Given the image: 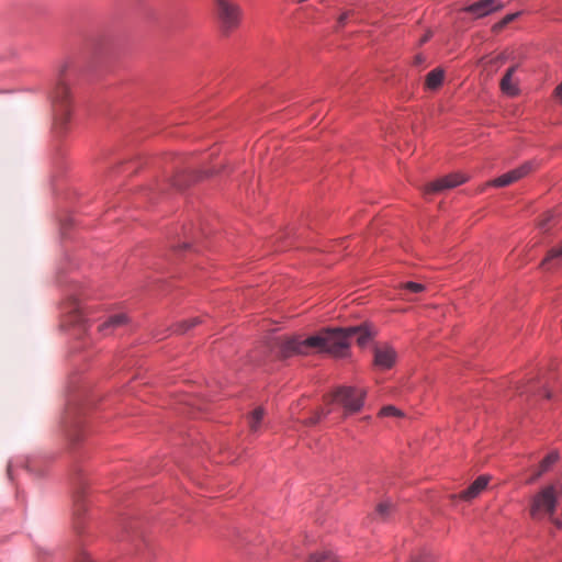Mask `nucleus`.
<instances>
[{"instance_id":"obj_31","label":"nucleus","mask_w":562,"mask_h":562,"mask_svg":"<svg viewBox=\"0 0 562 562\" xmlns=\"http://www.w3.org/2000/svg\"><path fill=\"white\" fill-rule=\"evenodd\" d=\"M554 217H555V214L553 212H551V211L547 212L543 215V218L539 223L540 229H542L544 232L548 231L549 224L554 220Z\"/></svg>"},{"instance_id":"obj_33","label":"nucleus","mask_w":562,"mask_h":562,"mask_svg":"<svg viewBox=\"0 0 562 562\" xmlns=\"http://www.w3.org/2000/svg\"><path fill=\"white\" fill-rule=\"evenodd\" d=\"M380 414L382 416H401L402 413L393 405H387V406H384L381 411H380Z\"/></svg>"},{"instance_id":"obj_22","label":"nucleus","mask_w":562,"mask_h":562,"mask_svg":"<svg viewBox=\"0 0 562 562\" xmlns=\"http://www.w3.org/2000/svg\"><path fill=\"white\" fill-rule=\"evenodd\" d=\"M394 509L395 507L391 501L381 502L376 506L375 517L384 521L392 515Z\"/></svg>"},{"instance_id":"obj_37","label":"nucleus","mask_w":562,"mask_h":562,"mask_svg":"<svg viewBox=\"0 0 562 562\" xmlns=\"http://www.w3.org/2000/svg\"><path fill=\"white\" fill-rule=\"evenodd\" d=\"M411 562H429V558L427 555H423V557L413 559Z\"/></svg>"},{"instance_id":"obj_26","label":"nucleus","mask_w":562,"mask_h":562,"mask_svg":"<svg viewBox=\"0 0 562 562\" xmlns=\"http://www.w3.org/2000/svg\"><path fill=\"white\" fill-rule=\"evenodd\" d=\"M308 562H338V559L330 550H324L311 554Z\"/></svg>"},{"instance_id":"obj_39","label":"nucleus","mask_w":562,"mask_h":562,"mask_svg":"<svg viewBox=\"0 0 562 562\" xmlns=\"http://www.w3.org/2000/svg\"><path fill=\"white\" fill-rule=\"evenodd\" d=\"M7 471H8V476L10 477V480H12V464L11 463L8 464Z\"/></svg>"},{"instance_id":"obj_5","label":"nucleus","mask_w":562,"mask_h":562,"mask_svg":"<svg viewBox=\"0 0 562 562\" xmlns=\"http://www.w3.org/2000/svg\"><path fill=\"white\" fill-rule=\"evenodd\" d=\"M88 67L105 68L111 67L115 60L110 43L105 38H93L89 42L83 56Z\"/></svg>"},{"instance_id":"obj_36","label":"nucleus","mask_w":562,"mask_h":562,"mask_svg":"<svg viewBox=\"0 0 562 562\" xmlns=\"http://www.w3.org/2000/svg\"><path fill=\"white\" fill-rule=\"evenodd\" d=\"M172 247L178 249V250H184V249H188L190 247V245L184 241V243L179 244V245H173Z\"/></svg>"},{"instance_id":"obj_32","label":"nucleus","mask_w":562,"mask_h":562,"mask_svg":"<svg viewBox=\"0 0 562 562\" xmlns=\"http://www.w3.org/2000/svg\"><path fill=\"white\" fill-rule=\"evenodd\" d=\"M74 225V218L71 216H67L60 222V232L63 236H67L68 231Z\"/></svg>"},{"instance_id":"obj_1","label":"nucleus","mask_w":562,"mask_h":562,"mask_svg":"<svg viewBox=\"0 0 562 562\" xmlns=\"http://www.w3.org/2000/svg\"><path fill=\"white\" fill-rule=\"evenodd\" d=\"M372 338V333L364 325L350 327H327L314 336L301 339L293 336L278 344V353L286 359L294 355H307L310 349H317L334 356H341L356 339L360 347H364Z\"/></svg>"},{"instance_id":"obj_17","label":"nucleus","mask_w":562,"mask_h":562,"mask_svg":"<svg viewBox=\"0 0 562 562\" xmlns=\"http://www.w3.org/2000/svg\"><path fill=\"white\" fill-rule=\"evenodd\" d=\"M126 323L127 316L125 314H114L109 316L102 324H100L98 329L102 335H109L113 329L122 327Z\"/></svg>"},{"instance_id":"obj_38","label":"nucleus","mask_w":562,"mask_h":562,"mask_svg":"<svg viewBox=\"0 0 562 562\" xmlns=\"http://www.w3.org/2000/svg\"><path fill=\"white\" fill-rule=\"evenodd\" d=\"M431 37V32H427L422 38H420V44H424L426 43L429 38Z\"/></svg>"},{"instance_id":"obj_24","label":"nucleus","mask_w":562,"mask_h":562,"mask_svg":"<svg viewBox=\"0 0 562 562\" xmlns=\"http://www.w3.org/2000/svg\"><path fill=\"white\" fill-rule=\"evenodd\" d=\"M201 323L200 317H192L188 321H182L173 325L172 330L177 334H186L189 331L192 327L196 326Z\"/></svg>"},{"instance_id":"obj_2","label":"nucleus","mask_w":562,"mask_h":562,"mask_svg":"<svg viewBox=\"0 0 562 562\" xmlns=\"http://www.w3.org/2000/svg\"><path fill=\"white\" fill-rule=\"evenodd\" d=\"M92 405V400L86 392L75 395L68 404L63 419L65 435L71 446H77L86 436V414Z\"/></svg>"},{"instance_id":"obj_10","label":"nucleus","mask_w":562,"mask_h":562,"mask_svg":"<svg viewBox=\"0 0 562 562\" xmlns=\"http://www.w3.org/2000/svg\"><path fill=\"white\" fill-rule=\"evenodd\" d=\"M465 182V178L459 173L448 175L440 179L430 182L425 190V193H439L447 189L456 188Z\"/></svg>"},{"instance_id":"obj_23","label":"nucleus","mask_w":562,"mask_h":562,"mask_svg":"<svg viewBox=\"0 0 562 562\" xmlns=\"http://www.w3.org/2000/svg\"><path fill=\"white\" fill-rule=\"evenodd\" d=\"M445 80V72H428L425 86L429 90L438 89Z\"/></svg>"},{"instance_id":"obj_20","label":"nucleus","mask_w":562,"mask_h":562,"mask_svg":"<svg viewBox=\"0 0 562 562\" xmlns=\"http://www.w3.org/2000/svg\"><path fill=\"white\" fill-rule=\"evenodd\" d=\"M513 72H505V76L501 80V89L503 93L508 97H515L518 94L519 89L512 78Z\"/></svg>"},{"instance_id":"obj_16","label":"nucleus","mask_w":562,"mask_h":562,"mask_svg":"<svg viewBox=\"0 0 562 562\" xmlns=\"http://www.w3.org/2000/svg\"><path fill=\"white\" fill-rule=\"evenodd\" d=\"M490 477L480 475L468 488L461 492L460 497L463 501H471L475 498L488 484Z\"/></svg>"},{"instance_id":"obj_25","label":"nucleus","mask_w":562,"mask_h":562,"mask_svg":"<svg viewBox=\"0 0 562 562\" xmlns=\"http://www.w3.org/2000/svg\"><path fill=\"white\" fill-rule=\"evenodd\" d=\"M263 416H265V411L262 407H257L256 409L252 411V413L249 416V420H248L250 430L252 432H256L259 429L261 422L263 419Z\"/></svg>"},{"instance_id":"obj_14","label":"nucleus","mask_w":562,"mask_h":562,"mask_svg":"<svg viewBox=\"0 0 562 562\" xmlns=\"http://www.w3.org/2000/svg\"><path fill=\"white\" fill-rule=\"evenodd\" d=\"M516 391L519 395L542 396L548 400L551 398V392L544 385H540L538 382L535 381L517 384Z\"/></svg>"},{"instance_id":"obj_30","label":"nucleus","mask_w":562,"mask_h":562,"mask_svg":"<svg viewBox=\"0 0 562 562\" xmlns=\"http://www.w3.org/2000/svg\"><path fill=\"white\" fill-rule=\"evenodd\" d=\"M403 289L411 293H419V292L424 291L425 286L422 283L408 281L403 284Z\"/></svg>"},{"instance_id":"obj_12","label":"nucleus","mask_w":562,"mask_h":562,"mask_svg":"<svg viewBox=\"0 0 562 562\" xmlns=\"http://www.w3.org/2000/svg\"><path fill=\"white\" fill-rule=\"evenodd\" d=\"M503 8L499 0H480L463 9V11L472 14L474 18H483Z\"/></svg>"},{"instance_id":"obj_28","label":"nucleus","mask_w":562,"mask_h":562,"mask_svg":"<svg viewBox=\"0 0 562 562\" xmlns=\"http://www.w3.org/2000/svg\"><path fill=\"white\" fill-rule=\"evenodd\" d=\"M520 14V12H516V13H510V14H507L505 15L499 22H497L495 25H494V31L498 32L501 31L502 29H504L507 24H509L510 22H513L518 15Z\"/></svg>"},{"instance_id":"obj_11","label":"nucleus","mask_w":562,"mask_h":562,"mask_svg":"<svg viewBox=\"0 0 562 562\" xmlns=\"http://www.w3.org/2000/svg\"><path fill=\"white\" fill-rule=\"evenodd\" d=\"M531 170H532V162H530V161L525 162L520 167L515 168V169L495 178L492 181V184L494 187H498V188L509 186L513 182L527 176Z\"/></svg>"},{"instance_id":"obj_21","label":"nucleus","mask_w":562,"mask_h":562,"mask_svg":"<svg viewBox=\"0 0 562 562\" xmlns=\"http://www.w3.org/2000/svg\"><path fill=\"white\" fill-rule=\"evenodd\" d=\"M199 178H200V176L192 173V172L177 175L176 177H173L171 184L175 188H177L178 190H183L184 188L190 186V183L198 180Z\"/></svg>"},{"instance_id":"obj_9","label":"nucleus","mask_w":562,"mask_h":562,"mask_svg":"<svg viewBox=\"0 0 562 562\" xmlns=\"http://www.w3.org/2000/svg\"><path fill=\"white\" fill-rule=\"evenodd\" d=\"M120 540L127 541L136 554L145 557L146 551L150 554L148 541L135 521H127L125 519L122 521V536Z\"/></svg>"},{"instance_id":"obj_34","label":"nucleus","mask_w":562,"mask_h":562,"mask_svg":"<svg viewBox=\"0 0 562 562\" xmlns=\"http://www.w3.org/2000/svg\"><path fill=\"white\" fill-rule=\"evenodd\" d=\"M351 11H347V12H344L339 18H338V26H344L347 22V19L351 15Z\"/></svg>"},{"instance_id":"obj_35","label":"nucleus","mask_w":562,"mask_h":562,"mask_svg":"<svg viewBox=\"0 0 562 562\" xmlns=\"http://www.w3.org/2000/svg\"><path fill=\"white\" fill-rule=\"evenodd\" d=\"M554 97L558 99V101L562 104V82L555 88L554 90Z\"/></svg>"},{"instance_id":"obj_7","label":"nucleus","mask_w":562,"mask_h":562,"mask_svg":"<svg viewBox=\"0 0 562 562\" xmlns=\"http://www.w3.org/2000/svg\"><path fill=\"white\" fill-rule=\"evenodd\" d=\"M216 16L224 33H229L239 25L240 9L231 0H215Z\"/></svg>"},{"instance_id":"obj_6","label":"nucleus","mask_w":562,"mask_h":562,"mask_svg":"<svg viewBox=\"0 0 562 562\" xmlns=\"http://www.w3.org/2000/svg\"><path fill=\"white\" fill-rule=\"evenodd\" d=\"M63 310L68 314L67 324L74 328L75 336H81L89 328V319L83 305L78 296L72 293L68 294L67 301L64 303Z\"/></svg>"},{"instance_id":"obj_19","label":"nucleus","mask_w":562,"mask_h":562,"mask_svg":"<svg viewBox=\"0 0 562 562\" xmlns=\"http://www.w3.org/2000/svg\"><path fill=\"white\" fill-rule=\"evenodd\" d=\"M559 460L558 451H551L548 453L543 460L540 462L538 472L533 475L532 481L538 480L542 474L548 472L553 464Z\"/></svg>"},{"instance_id":"obj_29","label":"nucleus","mask_w":562,"mask_h":562,"mask_svg":"<svg viewBox=\"0 0 562 562\" xmlns=\"http://www.w3.org/2000/svg\"><path fill=\"white\" fill-rule=\"evenodd\" d=\"M75 562H94L85 548L79 544L76 549Z\"/></svg>"},{"instance_id":"obj_3","label":"nucleus","mask_w":562,"mask_h":562,"mask_svg":"<svg viewBox=\"0 0 562 562\" xmlns=\"http://www.w3.org/2000/svg\"><path fill=\"white\" fill-rule=\"evenodd\" d=\"M68 72H58L50 93L55 128L61 133L67 128L72 113V92Z\"/></svg>"},{"instance_id":"obj_27","label":"nucleus","mask_w":562,"mask_h":562,"mask_svg":"<svg viewBox=\"0 0 562 562\" xmlns=\"http://www.w3.org/2000/svg\"><path fill=\"white\" fill-rule=\"evenodd\" d=\"M330 414V409L322 408L315 412L311 417L306 419V425L313 426L318 424L323 418Z\"/></svg>"},{"instance_id":"obj_40","label":"nucleus","mask_w":562,"mask_h":562,"mask_svg":"<svg viewBox=\"0 0 562 562\" xmlns=\"http://www.w3.org/2000/svg\"><path fill=\"white\" fill-rule=\"evenodd\" d=\"M422 63V56L416 57V64L419 65Z\"/></svg>"},{"instance_id":"obj_4","label":"nucleus","mask_w":562,"mask_h":562,"mask_svg":"<svg viewBox=\"0 0 562 562\" xmlns=\"http://www.w3.org/2000/svg\"><path fill=\"white\" fill-rule=\"evenodd\" d=\"M366 396L367 392L362 387L341 385L328 395V401L341 405L345 414L350 415L362 409Z\"/></svg>"},{"instance_id":"obj_18","label":"nucleus","mask_w":562,"mask_h":562,"mask_svg":"<svg viewBox=\"0 0 562 562\" xmlns=\"http://www.w3.org/2000/svg\"><path fill=\"white\" fill-rule=\"evenodd\" d=\"M86 513V504L83 502V491L78 492L75 501V522L74 528L78 533L82 531L83 515Z\"/></svg>"},{"instance_id":"obj_13","label":"nucleus","mask_w":562,"mask_h":562,"mask_svg":"<svg viewBox=\"0 0 562 562\" xmlns=\"http://www.w3.org/2000/svg\"><path fill=\"white\" fill-rule=\"evenodd\" d=\"M512 55H513V53H506V54L497 55L495 57H484L481 60V66L484 68H486V67H498L499 68V67L506 66V60H510V63L507 65L506 70H509V71L516 70V68L519 65L515 61V58Z\"/></svg>"},{"instance_id":"obj_15","label":"nucleus","mask_w":562,"mask_h":562,"mask_svg":"<svg viewBox=\"0 0 562 562\" xmlns=\"http://www.w3.org/2000/svg\"><path fill=\"white\" fill-rule=\"evenodd\" d=\"M395 351L390 347L375 348L374 364L382 369H390L395 362Z\"/></svg>"},{"instance_id":"obj_8","label":"nucleus","mask_w":562,"mask_h":562,"mask_svg":"<svg viewBox=\"0 0 562 562\" xmlns=\"http://www.w3.org/2000/svg\"><path fill=\"white\" fill-rule=\"evenodd\" d=\"M558 497L553 485L543 487L535 495L530 508V514L537 518L540 514L552 516L557 510Z\"/></svg>"}]
</instances>
